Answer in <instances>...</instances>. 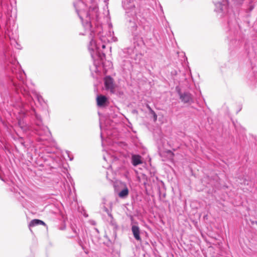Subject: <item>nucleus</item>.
I'll return each mask as SVG.
<instances>
[{
	"instance_id": "obj_5",
	"label": "nucleus",
	"mask_w": 257,
	"mask_h": 257,
	"mask_svg": "<svg viewBox=\"0 0 257 257\" xmlns=\"http://www.w3.org/2000/svg\"><path fill=\"white\" fill-rule=\"evenodd\" d=\"M215 8L214 11L218 14L220 17H222L226 12L227 6L223 5L220 2L215 4Z\"/></svg>"
},
{
	"instance_id": "obj_21",
	"label": "nucleus",
	"mask_w": 257,
	"mask_h": 257,
	"mask_svg": "<svg viewBox=\"0 0 257 257\" xmlns=\"http://www.w3.org/2000/svg\"><path fill=\"white\" fill-rule=\"evenodd\" d=\"M100 128L101 129V123L100 124Z\"/></svg>"
},
{
	"instance_id": "obj_17",
	"label": "nucleus",
	"mask_w": 257,
	"mask_h": 257,
	"mask_svg": "<svg viewBox=\"0 0 257 257\" xmlns=\"http://www.w3.org/2000/svg\"><path fill=\"white\" fill-rule=\"evenodd\" d=\"M198 93H196V94L198 95H200L201 94V92L200 91H198Z\"/></svg>"
},
{
	"instance_id": "obj_4",
	"label": "nucleus",
	"mask_w": 257,
	"mask_h": 257,
	"mask_svg": "<svg viewBox=\"0 0 257 257\" xmlns=\"http://www.w3.org/2000/svg\"><path fill=\"white\" fill-rule=\"evenodd\" d=\"M104 83L105 89L111 94H114L116 86L113 82V79L110 76H106L104 78Z\"/></svg>"
},
{
	"instance_id": "obj_13",
	"label": "nucleus",
	"mask_w": 257,
	"mask_h": 257,
	"mask_svg": "<svg viewBox=\"0 0 257 257\" xmlns=\"http://www.w3.org/2000/svg\"><path fill=\"white\" fill-rule=\"evenodd\" d=\"M180 98L182 102L187 103L191 101L192 97H180Z\"/></svg>"
},
{
	"instance_id": "obj_6",
	"label": "nucleus",
	"mask_w": 257,
	"mask_h": 257,
	"mask_svg": "<svg viewBox=\"0 0 257 257\" xmlns=\"http://www.w3.org/2000/svg\"><path fill=\"white\" fill-rule=\"evenodd\" d=\"M20 90L24 96L26 95H28V96H32V95L35 96H41L40 94L37 90L34 89L31 90V91H27L26 90V87L25 86L20 88Z\"/></svg>"
},
{
	"instance_id": "obj_8",
	"label": "nucleus",
	"mask_w": 257,
	"mask_h": 257,
	"mask_svg": "<svg viewBox=\"0 0 257 257\" xmlns=\"http://www.w3.org/2000/svg\"><path fill=\"white\" fill-rule=\"evenodd\" d=\"M132 231L135 238L137 240H141V238L140 237V229L138 226L133 225L132 227Z\"/></svg>"
},
{
	"instance_id": "obj_11",
	"label": "nucleus",
	"mask_w": 257,
	"mask_h": 257,
	"mask_svg": "<svg viewBox=\"0 0 257 257\" xmlns=\"http://www.w3.org/2000/svg\"><path fill=\"white\" fill-rule=\"evenodd\" d=\"M128 194V189L126 186L120 191L118 193V196L120 198H123L127 196Z\"/></svg>"
},
{
	"instance_id": "obj_16",
	"label": "nucleus",
	"mask_w": 257,
	"mask_h": 257,
	"mask_svg": "<svg viewBox=\"0 0 257 257\" xmlns=\"http://www.w3.org/2000/svg\"><path fill=\"white\" fill-rule=\"evenodd\" d=\"M168 153L171 154L172 156L174 155V154L171 151H168Z\"/></svg>"
},
{
	"instance_id": "obj_12",
	"label": "nucleus",
	"mask_w": 257,
	"mask_h": 257,
	"mask_svg": "<svg viewBox=\"0 0 257 257\" xmlns=\"http://www.w3.org/2000/svg\"><path fill=\"white\" fill-rule=\"evenodd\" d=\"M103 209L104 211H105L108 215L110 217L111 220V223H112V224L114 226H115L116 225V224L113 222V218L112 217V214H111V213L109 212V210L105 206L103 207Z\"/></svg>"
},
{
	"instance_id": "obj_7",
	"label": "nucleus",
	"mask_w": 257,
	"mask_h": 257,
	"mask_svg": "<svg viewBox=\"0 0 257 257\" xmlns=\"http://www.w3.org/2000/svg\"><path fill=\"white\" fill-rule=\"evenodd\" d=\"M96 102L99 107H104L109 104L108 97H96Z\"/></svg>"
},
{
	"instance_id": "obj_20",
	"label": "nucleus",
	"mask_w": 257,
	"mask_h": 257,
	"mask_svg": "<svg viewBox=\"0 0 257 257\" xmlns=\"http://www.w3.org/2000/svg\"><path fill=\"white\" fill-rule=\"evenodd\" d=\"M74 232H75V233L76 234H77V232H76V231L75 230H74Z\"/></svg>"
},
{
	"instance_id": "obj_1",
	"label": "nucleus",
	"mask_w": 257,
	"mask_h": 257,
	"mask_svg": "<svg viewBox=\"0 0 257 257\" xmlns=\"http://www.w3.org/2000/svg\"><path fill=\"white\" fill-rule=\"evenodd\" d=\"M74 6L85 30V33L82 34V35H89V38L90 39L88 50L92 58L94 60V65L97 72L99 71V70L97 67V63L95 62V60L99 59L100 62H98L97 64L101 63L103 65V60L105 59V55L104 52H101L99 43L96 41L94 38L95 33H97L99 36V41L101 42V47L103 49L105 48L107 43L116 42L117 39L114 36V33L111 31V25L108 26V30L107 32L104 31L103 28L101 25L97 26L95 31L92 29L91 20L94 18L97 19L98 17V9L96 5L89 7V10L87 12L85 11L86 9V5L81 0H78L74 3Z\"/></svg>"
},
{
	"instance_id": "obj_9",
	"label": "nucleus",
	"mask_w": 257,
	"mask_h": 257,
	"mask_svg": "<svg viewBox=\"0 0 257 257\" xmlns=\"http://www.w3.org/2000/svg\"><path fill=\"white\" fill-rule=\"evenodd\" d=\"M132 163L134 166H137L138 165L142 164L143 161L142 160V157L140 155H133L132 156Z\"/></svg>"
},
{
	"instance_id": "obj_10",
	"label": "nucleus",
	"mask_w": 257,
	"mask_h": 257,
	"mask_svg": "<svg viewBox=\"0 0 257 257\" xmlns=\"http://www.w3.org/2000/svg\"><path fill=\"white\" fill-rule=\"evenodd\" d=\"M38 225H46V224L43 221L39 220V219H33L29 223V227L35 226Z\"/></svg>"
},
{
	"instance_id": "obj_19",
	"label": "nucleus",
	"mask_w": 257,
	"mask_h": 257,
	"mask_svg": "<svg viewBox=\"0 0 257 257\" xmlns=\"http://www.w3.org/2000/svg\"><path fill=\"white\" fill-rule=\"evenodd\" d=\"M108 63H109V66H111V63L110 62H108Z\"/></svg>"
},
{
	"instance_id": "obj_18",
	"label": "nucleus",
	"mask_w": 257,
	"mask_h": 257,
	"mask_svg": "<svg viewBox=\"0 0 257 257\" xmlns=\"http://www.w3.org/2000/svg\"><path fill=\"white\" fill-rule=\"evenodd\" d=\"M97 96H101V97H102V96H105L104 95H97Z\"/></svg>"
},
{
	"instance_id": "obj_3",
	"label": "nucleus",
	"mask_w": 257,
	"mask_h": 257,
	"mask_svg": "<svg viewBox=\"0 0 257 257\" xmlns=\"http://www.w3.org/2000/svg\"><path fill=\"white\" fill-rule=\"evenodd\" d=\"M31 114H35V117L36 119V126L34 128L36 133L42 137V138H41L42 141L47 140L51 136V133L48 128L46 126L43 125L41 116L34 109L32 110Z\"/></svg>"
},
{
	"instance_id": "obj_14",
	"label": "nucleus",
	"mask_w": 257,
	"mask_h": 257,
	"mask_svg": "<svg viewBox=\"0 0 257 257\" xmlns=\"http://www.w3.org/2000/svg\"><path fill=\"white\" fill-rule=\"evenodd\" d=\"M151 112H152V114L153 115L154 121H156L157 120V115L152 110H151Z\"/></svg>"
},
{
	"instance_id": "obj_15",
	"label": "nucleus",
	"mask_w": 257,
	"mask_h": 257,
	"mask_svg": "<svg viewBox=\"0 0 257 257\" xmlns=\"http://www.w3.org/2000/svg\"><path fill=\"white\" fill-rule=\"evenodd\" d=\"M233 1H235L236 3V4H241L244 0H233Z\"/></svg>"
},
{
	"instance_id": "obj_2",
	"label": "nucleus",
	"mask_w": 257,
	"mask_h": 257,
	"mask_svg": "<svg viewBox=\"0 0 257 257\" xmlns=\"http://www.w3.org/2000/svg\"><path fill=\"white\" fill-rule=\"evenodd\" d=\"M29 101L30 102L31 106L30 107L29 105L27 104L22 103V108L19 112V114L22 115V117L21 116H19L20 118L19 120V124L21 127H23V123L21 121V119L23 117H25L26 115H29L35 116V114H31L33 109L35 110L33 107V103H34L38 107H42L43 108H47V104L43 99V97H29ZM35 111L36 112V111Z\"/></svg>"
}]
</instances>
